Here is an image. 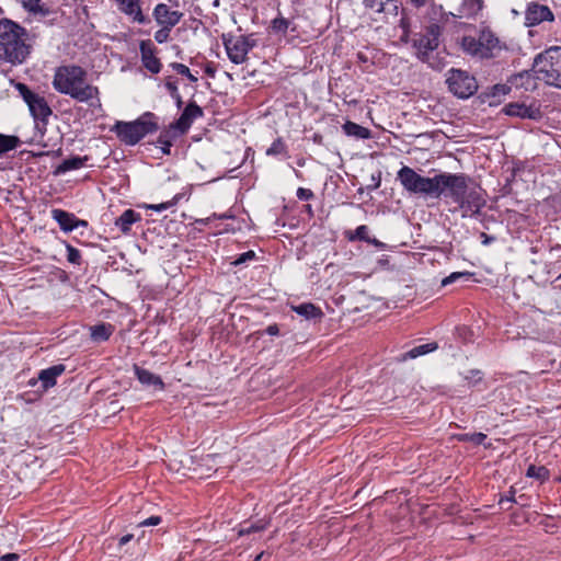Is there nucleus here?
I'll return each instance as SVG.
<instances>
[{
    "mask_svg": "<svg viewBox=\"0 0 561 561\" xmlns=\"http://www.w3.org/2000/svg\"><path fill=\"white\" fill-rule=\"evenodd\" d=\"M53 88L77 102L100 105V90L88 81V72L80 66L66 65L56 68Z\"/></svg>",
    "mask_w": 561,
    "mask_h": 561,
    "instance_id": "1",
    "label": "nucleus"
},
{
    "mask_svg": "<svg viewBox=\"0 0 561 561\" xmlns=\"http://www.w3.org/2000/svg\"><path fill=\"white\" fill-rule=\"evenodd\" d=\"M26 32L11 20L0 21V58L15 64L22 62L28 55L25 43Z\"/></svg>",
    "mask_w": 561,
    "mask_h": 561,
    "instance_id": "2",
    "label": "nucleus"
},
{
    "mask_svg": "<svg viewBox=\"0 0 561 561\" xmlns=\"http://www.w3.org/2000/svg\"><path fill=\"white\" fill-rule=\"evenodd\" d=\"M537 79L561 89V47L552 46L538 55L534 62Z\"/></svg>",
    "mask_w": 561,
    "mask_h": 561,
    "instance_id": "3",
    "label": "nucleus"
},
{
    "mask_svg": "<svg viewBox=\"0 0 561 561\" xmlns=\"http://www.w3.org/2000/svg\"><path fill=\"white\" fill-rule=\"evenodd\" d=\"M158 129L154 116L146 113L134 122H117L112 128L116 133L121 141L126 145L134 146L139 142L146 135Z\"/></svg>",
    "mask_w": 561,
    "mask_h": 561,
    "instance_id": "4",
    "label": "nucleus"
},
{
    "mask_svg": "<svg viewBox=\"0 0 561 561\" xmlns=\"http://www.w3.org/2000/svg\"><path fill=\"white\" fill-rule=\"evenodd\" d=\"M471 179L462 173H439L435 175L433 198L449 197L455 203L462 198Z\"/></svg>",
    "mask_w": 561,
    "mask_h": 561,
    "instance_id": "5",
    "label": "nucleus"
},
{
    "mask_svg": "<svg viewBox=\"0 0 561 561\" xmlns=\"http://www.w3.org/2000/svg\"><path fill=\"white\" fill-rule=\"evenodd\" d=\"M440 27L437 24H431L425 33L413 41V47L416 49V57L430 65L433 69H440L443 61L434 56V51L439 46Z\"/></svg>",
    "mask_w": 561,
    "mask_h": 561,
    "instance_id": "6",
    "label": "nucleus"
},
{
    "mask_svg": "<svg viewBox=\"0 0 561 561\" xmlns=\"http://www.w3.org/2000/svg\"><path fill=\"white\" fill-rule=\"evenodd\" d=\"M461 47L467 54L479 58H491L501 50L499 38L490 31H482L478 38L462 37Z\"/></svg>",
    "mask_w": 561,
    "mask_h": 561,
    "instance_id": "7",
    "label": "nucleus"
},
{
    "mask_svg": "<svg viewBox=\"0 0 561 561\" xmlns=\"http://www.w3.org/2000/svg\"><path fill=\"white\" fill-rule=\"evenodd\" d=\"M397 176L403 188L409 193L433 197L435 176H422L407 165L398 171Z\"/></svg>",
    "mask_w": 561,
    "mask_h": 561,
    "instance_id": "8",
    "label": "nucleus"
},
{
    "mask_svg": "<svg viewBox=\"0 0 561 561\" xmlns=\"http://www.w3.org/2000/svg\"><path fill=\"white\" fill-rule=\"evenodd\" d=\"M446 82L450 92L461 99L471 96L478 88L476 79L459 69H450Z\"/></svg>",
    "mask_w": 561,
    "mask_h": 561,
    "instance_id": "9",
    "label": "nucleus"
},
{
    "mask_svg": "<svg viewBox=\"0 0 561 561\" xmlns=\"http://www.w3.org/2000/svg\"><path fill=\"white\" fill-rule=\"evenodd\" d=\"M224 45L229 59L236 64H243L249 51L255 46V41L251 36H224Z\"/></svg>",
    "mask_w": 561,
    "mask_h": 561,
    "instance_id": "10",
    "label": "nucleus"
},
{
    "mask_svg": "<svg viewBox=\"0 0 561 561\" xmlns=\"http://www.w3.org/2000/svg\"><path fill=\"white\" fill-rule=\"evenodd\" d=\"M18 90L20 91L23 100L28 106V110L36 121V127H38V121L43 124L46 123L47 118L51 115V110L48 106L45 99L34 92H32L25 84L19 83Z\"/></svg>",
    "mask_w": 561,
    "mask_h": 561,
    "instance_id": "11",
    "label": "nucleus"
},
{
    "mask_svg": "<svg viewBox=\"0 0 561 561\" xmlns=\"http://www.w3.org/2000/svg\"><path fill=\"white\" fill-rule=\"evenodd\" d=\"M457 204L461 210V217L466 218L479 215L485 205L482 188L471 181L462 198L458 199Z\"/></svg>",
    "mask_w": 561,
    "mask_h": 561,
    "instance_id": "12",
    "label": "nucleus"
},
{
    "mask_svg": "<svg viewBox=\"0 0 561 561\" xmlns=\"http://www.w3.org/2000/svg\"><path fill=\"white\" fill-rule=\"evenodd\" d=\"M503 112L508 116L528 118L534 121H538L542 116L540 106L536 102L529 105L519 102L508 103L503 107Z\"/></svg>",
    "mask_w": 561,
    "mask_h": 561,
    "instance_id": "13",
    "label": "nucleus"
},
{
    "mask_svg": "<svg viewBox=\"0 0 561 561\" xmlns=\"http://www.w3.org/2000/svg\"><path fill=\"white\" fill-rule=\"evenodd\" d=\"M553 14L547 5L531 2L525 11V24L527 26L537 25L543 21H552Z\"/></svg>",
    "mask_w": 561,
    "mask_h": 561,
    "instance_id": "14",
    "label": "nucleus"
},
{
    "mask_svg": "<svg viewBox=\"0 0 561 561\" xmlns=\"http://www.w3.org/2000/svg\"><path fill=\"white\" fill-rule=\"evenodd\" d=\"M201 116H203V110L197 104L190 103L172 127L178 129L181 134H184L188 130L193 122Z\"/></svg>",
    "mask_w": 561,
    "mask_h": 561,
    "instance_id": "15",
    "label": "nucleus"
},
{
    "mask_svg": "<svg viewBox=\"0 0 561 561\" xmlns=\"http://www.w3.org/2000/svg\"><path fill=\"white\" fill-rule=\"evenodd\" d=\"M141 61L144 67L152 73H158L161 69L159 59L154 56L156 47L151 41H141L139 44Z\"/></svg>",
    "mask_w": 561,
    "mask_h": 561,
    "instance_id": "16",
    "label": "nucleus"
},
{
    "mask_svg": "<svg viewBox=\"0 0 561 561\" xmlns=\"http://www.w3.org/2000/svg\"><path fill=\"white\" fill-rule=\"evenodd\" d=\"M51 217L58 222L60 229L65 232H70L79 226H87L85 221L79 220L73 214L62 209H53Z\"/></svg>",
    "mask_w": 561,
    "mask_h": 561,
    "instance_id": "17",
    "label": "nucleus"
},
{
    "mask_svg": "<svg viewBox=\"0 0 561 561\" xmlns=\"http://www.w3.org/2000/svg\"><path fill=\"white\" fill-rule=\"evenodd\" d=\"M154 16L159 24L172 27L179 23L182 13L178 10H172L165 3L160 2L154 9Z\"/></svg>",
    "mask_w": 561,
    "mask_h": 561,
    "instance_id": "18",
    "label": "nucleus"
},
{
    "mask_svg": "<svg viewBox=\"0 0 561 561\" xmlns=\"http://www.w3.org/2000/svg\"><path fill=\"white\" fill-rule=\"evenodd\" d=\"M134 370L137 379L142 386L159 391L164 389V382L158 375H154L153 373L137 365L134 366Z\"/></svg>",
    "mask_w": 561,
    "mask_h": 561,
    "instance_id": "19",
    "label": "nucleus"
},
{
    "mask_svg": "<svg viewBox=\"0 0 561 561\" xmlns=\"http://www.w3.org/2000/svg\"><path fill=\"white\" fill-rule=\"evenodd\" d=\"M65 371V366L59 364L51 366L47 369L41 370L38 380L42 382L43 388L46 390L56 383V378Z\"/></svg>",
    "mask_w": 561,
    "mask_h": 561,
    "instance_id": "20",
    "label": "nucleus"
},
{
    "mask_svg": "<svg viewBox=\"0 0 561 561\" xmlns=\"http://www.w3.org/2000/svg\"><path fill=\"white\" fill-rule=\"evenodd\" d=\"M141 216L133 209H126L116 220L115 226L123 232L127 233L133 224L139 221Z\"/></svg>",
    "mask_w": 561,
    "mask_h": 561,
    "instance_id": "21",
    "label": "nucleus"
},
{
    "mask_svg": "<svg viewBox=\"0 0 561 561\" xmlns=\"http://www.w3.org/2000/svg\"><path fill=\"white\" fill-rule=\"evenodd\" d=\"M113 332L114 327L110 323H100L90 328L91 339L96 343L107 341Z\"/></svg>",
    "mask_w": 561,
    "mask_h": 561,
    "instance_id": "22",
    "label": "nucleus"
},
{
    "mask_svg": "<svg viewBox=\"0 0 561 561\" xmlns=\"http://www.w3.org/2000/svg\"><path fill=\"white\" fill-rule=\"evenodd\" d=\"M118 9L125 14L131 16L134 21L139 23L145 21L139 2H118Z\"/></svg>",
    "mask_w": 561,
    "mask_h": 561,
    "instance_id": "23",
    "label": "nucleus"
},
{
    "mask_svg": "<svg viewBox=\"0 0 561 561\" xmlns=\"http://www.w3.org/2000/svg\"><path fill=\"white\" fill-rule=\"evenodd\" d=\"M23 8L28 12L30 16L41 20L50 13V10L44 2H22Z\"/></svg>",
    "mask_w": 561,
    "mask_h": 561,
    "instance_id": "24",
    "label": "nucleus"
},
{
    "mask_svg": "<svg viewBox=\"0 0 561 561\" xmlns=\"http://www.w3.org/2000/svg\"><path fill=\"white\" fill-rule=\"evenodd\" d=\"M343 130L346 135L353 136L359 139H367L370 137V130L353 122H346L343 125Z\"/></svg>",
    "mask_w": 561,
    "mask_h": 561,
    "instance_id": "25",
    "label": "nucleus"
},
{
    "mask_svg": "<svg viewBox=\"0 0 561 561\" xmlns=\"http://www.w3.org/2000/svg\"><path fill=\"white\" fill-rule=\"evenodd\" d=\"M293 310L306 319H314L322 316L321 310L312 304H301L293 307Z\"/></svg>",
    "mask_w": 561,
    "mask_h": 561,
    "instance_id": "26",
    "label": "nucleus"
},
{
    "mask_svg": "<svg viewBox=\"0 0 561 561\" xmlns=\"http://www.w3.org/2000/svg\"><path fill=\"white\" fill-rule=\"evenodd\" d=\"M293 22L289 19L284 16H277L272 21L271 28L276 34H285L289 28L295 31V27H291Z\"/></svg>",
    "mask_w": 561,
    "mask_h": 561,
    "instance_id": "27",
    "label": "nucleus"
},
{
    "mask_svg": "<svg viewBox=\"0 0 561 561\" xmlns=\"http://www.w3.org/2000/svg\"><path fill=\"white\" fill-rule=\"evenodd\" d=\"M87 157L80 158L75 157L70 159H66L62 161V163L58 167V172L65 173L67 171L77 170L84 165V162L87 161Z\"/></svg>",
    "mask_w": 561,
    "mask_h": 561,
    "instance_id": "28",
    "label": "nucleus"
},
{
    "mask_svg": "<svg viewBox=\"0 0 561 561\" xmlns=\"http://www.w3.org/2000/svg\"><path fill=\"white\" fill-rule=\"evenodd\" d=\"M526 476L539 482H545L549 478V470L545 466L530 465L527 468Z\"/></svg>",
    "mask_w": 561,
    "mask_h": 561,
    "instance_id": "29",
    "label": "nucleus"
},
{
    "mask_svg": "<svg viewBox=\"0 0 561 561\" xmlns=\"http://www.w3.org/2000/svg\"><path fill=\"white\" fill-rule=\"evenodd\" d=\"M437 348V344L435 342L427 343L423 345H419L410 350L405 355L404 358H416L419 356L425 355L427 353H431Z\"/></svg>",
    "mask_w": 561,
    "mask_h": 561,
    "instance_id": "30",
    "label": "nucleus"
},
{
    "mask_svg": "<svg viewBox=\"0 0 561 561\" xmlns=\"http://www.w3.org/2000/svg\"><path fill=\"white\" fill-rule=\"evenodd\" d=\"M18 144H19L18 137L0 134V154L15 149Z\"/></svg>",
    "mask_w": 561,
    "mask_h": 561,
    "instance_id": "31",
    "label": "nucleus"
},
{
    "mask_svg": "<svg viewBox=\"0 0 561 561\" xmlns=\"http://www.w3.org/2000/svg\"><path fill=\"white\" fill-rule=\"evenodd\" d=\"M470 272H454L442 280L443 286L456 283L457 280H469L472 277Z\"/></svg>",
    "mask_w": 561,
    "mask_h": 561,
    "instance_id": "32",
    "label": "nucleus"
},
{
    "mask_svg": "<svg viewBox=\"0 0 561 561\" xmlns=\"http://www.w3.org/2000/svg\"><path fill=\"white\" fill-rule=\"evenodd\" d=\"M368 227L365 226V225H362V226H358L354 233L350 237V240H354V239H358V240H363V241H367V242H371V243H377L376 240H370L369 237H368Z\"/></svg>",
    "mask_w": 561,
    "mask_h": 561,
    "instance_id": "33",
    "label": "nucleus"
},
{
    "mask_svg": "<svg viewBox=\"0 0 561 561\" xmlns=\"http://www.w3.org/2000/svg\"><path fill=\"white\" fill-rule=\"evenodd\" d=\"M170 67H172V69L175 70L178 73L187 77L190 81H192V82L197 81V77H195L194 75L191 73L187 66H185L183 64H179V62H172L170 65Z\"/></svg>",
    "mask_w": 561,
    "mask_h": 561,
    "instance_id": "34",
    "label": "nucleus"
},
{
    "mask_svg": "<svg viewBox=\"0 0 561 561\" xmlns=\"http://www.w3.org/2000/svg\"><path fill=\"white\" fill-rule=\"evenodd\" d=\"M463 379L469 386H474L482 380V373L479 369H470L463 374Z\"/></svg>",
    "mask_w": 561,
    "mask_h": 561,
    "instance_id": "35",
    "label": "nucleus"
},
{
    "mask_svg": "<svg viewBox=\"0 0 561 561\" xmlns=\"http://www.w3.org/2000/svg\"><path fill=\"white\" fill-rule=\"evenodd\" d=\"M286 153V146L282 139H276L266 150L267 156H277Z\"/></svg>",
    "mask_w": 561,
    "mask_h": 561,
    "instance_id": "36",
    "label": "nucleus"
},
{
    "mask_svg": "<svg viewBox=\"0 0 561 561\" xmlns=\"http://www.w3.org/2000/svg\"><path fill=\"white\" fill-rule=\"evenodd\" d=\"M67 259L70 263L79 264L81 259L80 251L71 245H67Z\"/></svg>",
    "mask_w": 561,
    "mask_h": 561,
    "instance_id": "37",
    "label": "nucleus"
},
{
    "mask_svg": "<svg viewBox=\"0 0 561 561\" xmlns=\"http://www.w3.org/2000/svg\"><path fill=\"white\" fill-rule=\"evenodd\" d=\"M265 528V525L264 524H253L249 527H241L239 529V536H244V535H249L251 533H255V531H260L262 529Z\"/></svg>",
    "mask_w": 561,
    "mask_h": 561,
    "instance_id": "38",
    "label": "nucleus"
},
{
    "mask_svg": "<svg viewBox=\"0 0 561 561\" xmlns=\"http://www.w3.org/2000/svg\"><path fill=\"white\" fill-rule=\"evenodd\" d=\"M265 528V525L264 524H253L249 527H241L239 529V536H244V535H249L251 533H255V531H260L262 529Z\"/></svg>",
    "mask_w": 561,
    "mask_h": 561,
    "instance_id": "39",
    "label": "nucleus"
},
{
    "mask_svg": "<svg viewBox=\"0 0 561 561\" xmlns=\"http://www.w3.org/2000/svg\"><path fill=\"white\" fill-rule=\"evenodd\" d=\"M158 144L164 154H170V149L172 146V141L164 135H160L158 138Z\"/></svg>",
    "mask_w": 561,
    "mask_h": 561,
    "instance_id": "40",
    "label": "nucleus"
},
{
    "mask_svg": "<svg viewBox=\"0 0 561 561\" xmlns=\"http://www.w3.org/2000/svg\"><path fill=\"white\" fill-rule=\"evenodd\" d=\"M254 256H255V253H254L253 251L244 252V253L240 254V255L234 260L233 264H234V265L243 264V263H245L247 261L254 259Z\"/></svg>",
    "mask_w": 561,
    "mask_h": 561,
    "instance_id": "41",
    "label": "nucleus"
},
{
    "mask_svg": "<svg viewBox=\"0 0 561 561\" xmlns=\"http://www.w3.org/2000/svg\"><path fill=\"white\" fill-rule=\"evenodd\" d=\"M531 79V75L529 72L519 73L514 78L515 85H524L526 81Z\"/></svg>",
    "mask_w": 561,
    "mask_h": 561,
    "instance_id": "42",
    "label": "nucleus"
},
{
    "mask_svg": "<svg viewBox=\"0 0 561 561\" xmlns=\"http://www.w3.org/2000/svg\"><path fill=\"white\" fill-rule=\"evenodd\" d=\"M161 522V518L159 516H151L147 519H145L144 522H141L139 525L140 526H156V525H159Z\"/></svg>",
    "mask_w": 561,
    "mask_h": 561,
    "instance_id": "43",
    "label": "nucleus"
},
{
    "mask_svg": "<svg viewBox=\"0 0 561 561\" xmlns=\"http://www.w3.org/2000/svg\"><path fill=\"white\" fill-rule=\"evenodd\" d=\"M165 88L169 90L171 96H178L179 90L175 82L168 80L165 82Z\"/></svg>",
    "mask_w": 561,
    "mask_h": 561,
    "instance_id": "44",
    "label": "nucleus"
},
{
    "mask_svg": "<svg viewBox=\"0 0 561 561\" xmlns=\"http://www.w3.org/2000/svg\"><path fill=\"white\" fill-rule=\"evenodd\" d=\"M297 195L301 199H308L312 196V192L310 190L300 187L297 191Z\"/></svg>",
    "mask_w": 561,
    "mask_h": 561,
    "instance_id": "45",
    "label": "nucleus"
},
{
    "mask_svg": "<svg viewBox=\"0 0 561 561\" xmlns=\"http://www.w3.org/2000/svg\"><path fill=\"white\" fill-rule=\"evenodd\" d=\"M174 203L173 202H170V203H161V204H158V205H151L150 208L157 210V211H162V210H165L167 208H169L170 206H172Z\"/></svg>",
    "mask_w": 561,
    "mask_h": 561,
    "instance_id": "46",
    "label": "nucleus"
},
{
    "mask_svg": "<svg viewBox=\"0 0 561 561\" xmlns=\"http://www.w3.org/2000/svg\"><path fill=\"white\" fill-rule=\"evenodd\" d=\"M486 436L483 433H476L471 436V440L476 444H482Z\"/></svg>",
    "mask_w": 561,
    "mask_h": 561,
    "instance_id": "47",
    "label": "nucleus"
},
{
    "mask_svg": "<svg viewBox=\"0 0 561 561\" xmlns=\"http://www.w3.org/2000/svg\"><path fill=\"white\" fill-rule=\"evenodd\" d=\"M20 556L18 553H7L0 558V561H18Z\"/></svg>",
    "mask_w": 561,
    "mask_h": 561,
    "instance_id": "48",
    "label": "nucleus"
},
{
    "mask_svg": "<svg viewBox=\"0 0 561 561\" xmlns=\"http://www.w3.org/2000/svg\"><path fill=\"white\" fill-rule=\"evenodd\" d=\"M266 332L270 335H277L279 332V329L276 324H271L266 328Z\"/></svg>",
    "mask_w": 561,
    "mask_h": 561,
    "instance_id": "49",
    "label": "nucleus"
},
{
    "mask_svg": "<svg viewBox=\"0 0 561 561\" xmlns=\"http://www.w3.org/2000/svg\"><path fill=\"white\" fill-rule=\"evenodd\" d=\"M462 7H466V2L463 3ZM451 14L457 18H463V16H468L470 13L467 12L466 8H461L458 10L457 13H451Z\"/></svg>",
    "mask_w": 561,
    "mask_h": 561,
    "instance_id": "50",
    "label": "nucleus"
},
{
    "mask_svg": "<svg viewBox=\"0 0 561 561\" xmlns=\"http://www.w3.org/2000/svg\"><path fill=\"white\" fill-rule=\"evenodd\" d=\"M131 539H133V535L128 534V535L123 536L119 539L118 543H119V546H124V545L128 543Z\"/></svg>",
    "mask_w": 561,
    "mask_h": 561,
    "instance_id": "51",
    "label": "nucleus"
},
{
    "mask_svg": "<svg viewBox=\"0 0 561 561\" xmlns=\"http://www.w3.org/2000/svg\"><path fill=\"white\" fill-rule=\"evenodd\" d=\"M370 8L376 9V11L380 12L383 10V2H370Z\"/></svg>",
    "mask_w": 561,
    "mask_h": 561,
    "instance_id": "52",
    "label": "nucleus"
},
{
    "mask_svg": "<svg viewBox=\"0 0 561 561\" xmlns=\"http://www.w3.org/2000/svg\"><path fill=\"white\" fill-rule=\"evenodd\" d=\"M164 37H165V35H164V34H162V32H161V31L157 32V33H156V36H154V38H156L159 43H162V42H163V39H164Z\"/></svg>",
    "mask_w": 561,
    "mask_h": 561,
    "instance_id": "53",
    "label": "nucleus"
},
{
    "mask_svg": "<svg viewBox=\"0 0 561 561\" xmlns=\"http://www.w3.org/2000/svg\"><path fill=\"white\" fill-rule=\"evenodd\" d=\"M172 98L176 101V104L180 107L182 104V98H181L180 93H178V96H172Z\"/></svg>",
    "mask_w": 561,
    "mask_h": 561,
    "instance_id": "54",
    "label": "nucleus"
},
{
    "mask_svg": "<svg viewBox=\"0 0 561 561\" xmlns=\"http://www.w3.org/2000/svg\"><path fill=\"white\" fill-rule=\"evenodd\" d=\"M218 4H219V2H218V1H215V2H214V5H215V7H218Z\"/></svg>",
    "mask_w": 561,
    "mask_h": 561,
    "instance_id": "55",
    "label": "nucleus"
},
{
    "mask_svg": "<svg viewBox=\"0 0 561 561\" xmlns=\"http://www.w3.org/2000/svg\"><path fill=\"white\" fill-rule=\"evenodd\" d=\"M559 481L561 482V477L559 478Z\"/></svg>",
    "mask_w": 561,
    "mask_h": 561,
    "instance_id": "56",
    "label": "nucleus"
}]
</instances>
